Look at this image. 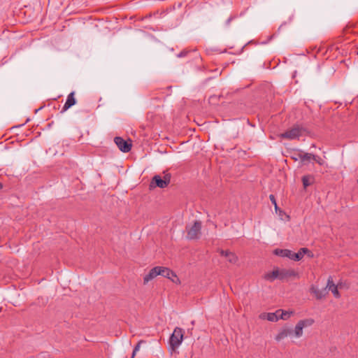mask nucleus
Segmentation results:
<instances>
[{"label": "nucleus", "mask_w": 358, "mask_h": 358, "mask_svg": "<svg viewBox=\"0 0 358 358\" xmlns=\"http://www.w3.org/2000/svg\"><path fill=\"white\" fill-rule=\"evenodd\" d=\"M308 133L307 129L304 127L299 125H294L285 132L280 134V137L282 138L294 140L299 138L301 136H306Z\"/></svg>", "instance_id": "obj_1"}, {"label": "nucleus", "mask_w": 358, "mask_h": 358, "mask_svg": "<svg viewBox=\"0 0 358 358\" xmlns=\"http://www.w3.org/2000/svg\"><path fill=\"white\" fill-rule=\"evenodd\" d=\"M185 331L182 328L176 327L169 338V344L173 350L177 349L182 343Z\"/></svg>", "instance_id": "obj_2"}, {"label": "nucleus", "mask_w": 358, "mask_h": 358, "mask_svg": "<svg viewBox=\"0 0 358 358\" xmlns=\"http://www.w3.org/2000/svg\"><path fill=\"white\" fill-rule=\"evenodd\" d=\"M202 223L199 220L194 221L192 226H186L187 238L189 240L199 239L201 236Z\"/></svg>", "instance_id": "obj_3"}, {"label": "nucleus", "mask_w": 358, "mask_h": 358, "mask_svg": "<svg viewBox=\"0 0 358 358\" xmlns=\"http://www.w3.org/2000/svg\"><path fill=\"white\" fill-rule=\"evenodd\" d=\"M314 322L315 320L313 318H306L303 320H300L295 325L294 329H292V334H294V336L296 338L301 337L303 334V329L311 327L314 324Z\"/></svg>", "instance_id": "obj_4"}, {"label": "nucleus", "mask_w": 358, "mask_h": 358, "mask_svg": "<svg viewBox=\"0 0 358 358\" xmlns=\"http://www.w3.org/2000/svg\"><path fill=\"white\" fill-rule=\"evenodd\" d=\"M114 142L118 148L123 152H129L131 149V141H125L122 137L117 136L114 138Z\"/></svg>", "instance_id": "obj_5"}, {"label": "nucleus", "mask_w": 358, "mask_h": 358, "mask_svg": "<svg viewBox=\"0 0 358 358\" xmlns=\"http://www.w3.org/2000/svg\"><path fill=\"white\" fill-rule=\"evenodd\" d=\"M157 267H158V268H159L158 270V272H159V275H162L165 278H167L175 283H177V284L180 283L179 278L177 277L176 274L173 271H171V269H169V268H166V267H163V266H157Z\"/></svg>", "instance_id": "obj_6"}, {"label": "nucleus", "mask_w": 358, "mask_h": 358, "mask_svg": "<svg viewBox=\"0 0 358 358\" xmlns=\"http://www.w3.org/2000/svg\"><path fill=\"white\" fill-rule=\"evenodd\" d=\"M292 333L293 330L292 329L288 327H282L278 331V334L275 335V340L277 342H280L285 339L288 336H292Z\"/></svg>", "instance_id": "obj_7"}, {"label": "nucleus", "mask_w": 358, "mask_h": 358, "mask_svg": "<svg viewBox=\"0 0 358 358\" xmlns=\"http://www.w3.org/2000/svg\"><path fill=\"white\" fill-rule=\"evenodd\" d=\"M220 255L227 258V261L232 264H236L238 261V256L229 250H219Z\"/></svg>", "instance_id": "obj_8"}, {"label": "nucleus", "mask_w": 358, "mask_h": 358, "mask_svg": "<svg viewBox=\"0 0 358 358\" xmlns=\"http://www.w3.org/2000/svg\"><path fill=\"white\" fill-rule=\"evenodd\" d=\"M325 289H328L329 291H331L336 298H340L341 294L338 290V287L334 284L331 276L329 277L327 280V287Z\"/></svg>", "instance_id": "obj_9"}, {"label": "nucleus", "mask_w": 358, "mask_h": 358, "mask_svg": "<svg viewBox=\"0 0 358 358\" xmlns=\"http://www.w3.org/2000/svg\"><path fill=\"white\" fill-rule=\"evenodd\" d=\"M74 95H75V93L74 92H71L68 96H67V99L66 101V103H64V106H63V108L62 110V113H64L65 112L66 110H67L69 108H71V106H73V105L76 104V99L74 97Z\"/></svg>", "instance_id": "obj_10"}, {"label": "nucleus", "mask_w": 358, "mask_h": 358, "mask_svg": "<svg viewBox=\"0 0 358 358\" xmlns=\"http://www.w3.org/2000/svg\"><path fill=\"white\" fill-rule=\"evenodd\" d=\"M157 266L152 268L148 274H146L143 278V283L145 285L155 277L159 275V272H158Z\"/></svg>", "instance_id": "obj_11"}, {"label": "nucleus", "mask_w": 358, "mask_h": 358, "mask_svg": "<svg viewBox=\"0 0 358 358\" xmlns=\"http://www.w3.org/2000/svg\"><path fill=\"white\" fill-rule=\"evenodd\" d=\"M298 273L293 269L280 270V280L287 279L290 277H295Z\"/></svg>", "instance_id": "obj_12"}, {"label": "nucleus", "mask_w": 358, "mask_h": 358, "mask_svg": "<svg viewBox=\"0 0 358 358\" xmlns=\"http://www.w3.org/2000/svg\"><path fill=\"white\" fill-rule=\"evenodd\" d=\"M150 185H155L160 188H164L167 187L169 185L159 176L157 175L153 177Z\"/></svg>", "instance_id": "obj_13"}, {"label": "nucleus", "mask_w": 358, "mask_h": 358, "mask_svg": "<svg viewBox=\"0 0 358 358\" xmlns=\"http://www.w3.org/2000/svg\"><path fill=\"white\" fill-rule=\"evenodd\" d=\"M310 291L311 293L314 294L317 299H322L324 298L326 294H327L326 289H324L322 290L318 289L315 286L312 285Z\"/></svg>", "instance_id": "obj_14"}, {"label": "nucleus", "mask_w": 358, "mask_h": 358, "mask_svg": "<svg viewBox=\"0 0 358 358\" xmlns=\"http://www.w3.org/2000/svg\"><path fill=\"white\" fill-rule=\"evenodd\" d=\"M274 253L276 255L287 257L292 260L293 252L292 250L287 249H276L275 250Z\"/></svg>", "instance_id": "obj_15"}, {"label": "nucleus", "mask_w": 358, "mask_h": 358, "mask_svg": "<svg viewBox=\"0 0 358 358\" xmlns=\"http://www.w3.org/2000/svg\"><path fill=\"white\" fill-rule=\"evenodd\" d=\"M310 250L306 248H301L298 252H294L292 255V260L294 261H300L303 256L306 255V253H309Z\"/></svg>", "instance_id": "obj_16"}, {"label": "nucleus", "mask_w": 358, "mask_h": 358, "mask_svg": "<svg viewBox=\"0 0 358 358\" xmlns=\"http://www.w3.org/2000/svg\"><path fill=\"white\" fill-rule=\"evenodd\" d=\"M277 313H278L279 320H287L292 315L294 314V311H287L282 309H278L277 310Z\"/></svg>", "instance_id": "obj_17"}, {"label": "nucleus", "mask_w": 358, "mask_h": 358, "mask_svg": "<svg viewBox=\"0 0 358 358\" xmlns=\"http://www.w3.org/2000/svg\"><path fill=\"white\" fill-rule=\"evenodd\" d=\"M264 278L268 281H273L275 279H280V270L275 269L271 273H267L264 275Z\"/></svg>", "instance_id": "obj_18"}, {"label": "nucleus", "mask_w": 358, "mask_h": 358, "mask_svg": "<svg viewBox=\"0 0 358 358\" xmlns=\"http://www.w3.org/2000/svg\"><path fill=\"white\" fill-rule=\"evenodd\" d=\"M313 158H315V155L308 152H304L303 151L302 157H301V162L305 164L306 162H310L313 159Z\"/></svg>", "instance_id": "obj_19"}, {"label": "nucleus", "mask_w": 358, "mask_h": 358, "mask_svg": "<svg viewBox=\"0 0 358 358\" xmlns=\"http://www.w3.org/2000/svg\"><path fill=\"white\" fill-rule=\"evenodd\" d=\"M266 320L270 322L278 321V313H277V310L275 313H268Z\"/></svg>", "instance_id": "obj_20"}, {"label": "nucleus", "mask_w": 358, "mask_h": 358, "mask_svg": "<svg viewBox=\"0 0 358 358\" xmlns=\"http://www.w3.org/2000/svg\"><path fill=\"white\" fill-rule=\"evenodd\" d=\"M302 153H303L302 150H296L293 152V154L292 155V158L294 161H297L298 159H301Z\"/></svg>", "instance_id": "obj_21"}, {"label": "nucleus", "mask_w": 358, "mask_h": 358, "mask_svg": "<svg viewBox=\"0 0 358 358\" xmlns=\"http://www.w3.org/2000/svg\"><path fill=\"white\" fill-rule=\"evenodd\" d=\"M144 341H138V343H137V345L134 347V350H133V352H132V355H131V358H134V357L136 356L137 352L139 351L140 350V348H141V344L143 343Z\"/></svg>", "instance_id": "obj_22"}, {"label": "nucleus", "mask_w": 358, "mask_h": 358, "mask_svg": "<svg viewBox=\"0 0 358 358\" xmlns=\"http://www.w3.org/2000/svg\"><path fill=\"white\" fill-rule=\"evenodd\" d=\"M171 175L169 173H164L163 178L164 181L169 185L171 182Z\"/></svg>", "instance_id": "obj_23"}, {"label": "nucleus", "mask_w": 358, "mask_h": 358, "mask_svg": "<svg viewBox=\"0 0 358 358\" xmlns=\"http://www.w3.org/2000/svg\"><path fill=\"white\" fill-rule=\"evenodd\" d=\"M302 182L304 187H306L310 185L309 182V178L308 176H303L302 178Z\"/></svg>", "instance_id": "obj_24"}, {"label": "nucleus", "mask_w": 358, "mask_h": 358, "mask_svg": "<svg viewBox=\"0 0 358 358\" xmlns=\"http://www.w3.org/2000/svg\"><path fill=\"white\" fill-rule=\"evenodd\" d=\"M312 160L315 161L320 165H323L324 163V161L321 157H320L317 155H315V158H313Z\"/></svg>", "instance_id": "obj_25"}, {"label": "nucleus", "mask_w": 358, "mask_h": 358, "mask_svg": "<svg viewBox=\"0 0 358 358\" xmlns=\"http://www.w3.org/2000/svg\"><path fill=\"white\" fill-rule=\"evenodd\" d=\"M267 315H268V313H262L259 315V318L261 320H266Z\"/></svg>", "instance_id": "obj_26"}, {"label": "nucleus", "mask_w": 358, "mask_h": 358, "mask_svg": "<svg viewBox=\"0 0 358 358\" xmlns=\"http://www.w3.org/2000/svg\"><path fill=\"white\" fill-rule=\"evenodd\" d=\"M269 199H270L271 201L272 202V203H273V205L277 204L276 201H275V198L274 195L271 194V195L269 196Z\"/></svg>", "instance_id": "obj_27"}, {"label": "nucleus", "mask_w": 358, "mask_h": 358, "mask_svg": "<svg viewBox=\"0 0 358 358\" xmlns=\"http://www.w3.org/2000/svg\"><path fill=\"white\" fill-rule=\"evenodd\" d=\"M306 255H308V257H313V253L310 250V252L309 253H306Z\"/></svg>", "instance_id": "obj_28"}, {"label": "nucleus", "mask_w": 358, "mask_h": 358, "mask_svg": "<svg viewBox=\"0 0 358 358\" xmlns=\"http://www.w3.org/2000/svg\"><path fill=\"white\" fill-rule=\"evenodd\" d=\"M232 17H229L228 20H227V24H229L231 20Z\"/></svg>", "instance_id": "obj_29"}, {"label": "nucleus", "mask_w": 358, "mask_h": 358, "mask_svg": "<svg viewBox=\"0 0 358 358\" xmlns=\"http://www.w3.org/2000/svg\"><path fill=\"white\" fill-rule=\"evenodd\" d=\"M274 206H275V210H278V205H277V204H275V205H274Z\"/></svg>", "instance_id": "obj_30"}, {"label": "nucleus", "mask_w": 358, "mask_h": 358, "mask_svg": "<svg viewBox=\"0 0 358 358\" xmlns=\"http://www.w3.org/2000/svg\"><path fill=\"white\" fill-rule=\"evenodd\" d=\"M3 188V185L2 183L0 182V189Z\"/></svg>", "instance_id": "obj_31"}, {"label": "nucleus", "mask_w": 358, "mask_h": 358, "mask_svg": "<svg viewBox=\"0 0 358 358\" xmlns=\"http://www.w3.org/2000/svg\"><path fill=\"white\" fill-rule=\"evenodd\" d=\"M357 183H358V180H357Z\"/></svg>", "instance_id": "obj_32"}]
</instances>
